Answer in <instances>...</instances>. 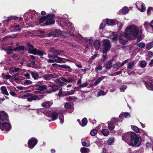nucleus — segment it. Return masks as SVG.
Here are the masks:
<instances>
[{
  "instance_id": "obj_51",
  "label": "nucleus",
  "mask_w": 153,
  "mask_h": 153,
  "mask_svg": "<svg viewBox=\"0 0 153 153\" xmlns=\"http://www.w3.org/2000/svg\"><path fill=\"white\" fill-rule=\"evenodd\" d=\"M134 63L133 62H129L128 64V68L129 69H131L134 66Z\"/></svg>"
},
{
  "instance_id": "obj_4",
  "label": "nucleus",
  "mask_w": 153,
  "mask_h": 153,
  "mask_svg": "<svg viewBox=\"0 0 153 153\" xmlns=\"http://www.w3.org/2000/svg\"><path fill=\"white\" fill-rule=\"evenodd\" d=\"M141 142V138L134 133L130 139V142H128V144L132 147H138L140 145Z\"/></svg>"
},
{
  "instance_id": "obj_63",
  "label": "nucleus",
  "mask_w": 153,
  "mask_h": 153,
  "mask_svg": "<svg viewBox=\"0 0 153 153\" xmlns=\"http://www.w3.org/2000/svg\"><path fill=\"white\" fill-rule=\"evenodd\" d=\"M152 7H149L148 9L147 13L148 15H150L151 14V11L152 10Z\"/></svg>"
},
{
  "instance_id": "obj_8",
  "label": "nucleus",
  "mask_w": 153,
  "mask_h": 153,
  "mask_svg": "<svg viewBox=\"0 0 153 153\" xmlns=\"http://www.w3.org/2000/svg\"><path fill=\"white\" fill-rule=\"evenodd\" d=\"M145 85L147 89L153 91V81L152 79L149 77H146L143 79Z\"/></svg>"
},
{
  "instance_id": "obj_26",
  "label": "nucleus",
  "mask_w": 153,
  "mask_h": 153,
  "mask_svg": "<svg viewBox=\"0 0 153 153\" xmlns=\"http://www.w3.org/2000/svg\"><path fill=\"white\" fill-rule=\"evenodd\" d=\"M94 47L96 50H98L100 46V41L99 40H96L94 42Z\"/></svg>"
},
{
  "instance_id": "obj_57",
  "label": "nucleus",
  "mask_w": 153,
  "mask_h": 153,
  "mask_svg": "<svg viewBox=\"0 0 153 153\" xmlns=\"http://www.w3.org/2000/svg\"><path fill=\"white\" fill-rule=\"evenodd\" d=\"M124 115L123 114V113H121L120 115L119 116V117L120 119H119V120H120V122H122V121L123 120L124 118Z\"/></svg>"
},
{
  "instance_id": "obj_32",
  "label": "nucleus",
  "mask_w": 153,
  "mask_h": 153,
  "mask_svg": "<svg viewBox=\"0 0 153 153\" xmlns=\"http://www.w3.org/2000/svg\"><path fill=\"white\" fill-rule=\"evenodd\" d=\"M112 34V36H113V37L112 38V41L114 42H116L117 41V33H113Z\"/></svg>"
},
{
  "instance_id": "obj_33",
  "label": "nucleus",
  "mask_w": 153,
  "mask_h": 153,
  "mask_svg": "<svg viewBox=\"0 0 153 153\" xmlns=\"http://www.w3.org/2000/svg\"><path fill=\"white\" fill-rule=\"evenodd\" d=\"M89 150L88 148L83 147L81 148L80 152L81 153H87L88 152Z\"/></svg>"
},
{
  "instance_id": "obj_50",
  "label": "nucleus",
  "mask_w": 153,
  "mask_h": 153,
  "mask_svg": "<svg viewBox=\"0 0 153 153\" xmlns=\"http://www.w3.org/2000/svg\"><path fill=\"white\" fill-rule=\"evenodd\" d=\"M140 66L143 68L145 67L146 65V62L145 61H142L140 62Z\"/></svg>"
},
{
  "instance_id": "obj_25",
  "label": "nucleus",
  "mask_w": 153,
  "mask_h": 153,
  "mask_svg": "<svg viewBox=\"0 0 153 153\" xmlns=\"http://www.w3.org/2000/svg\"><path fill=\"white\" fill-rule=\"evenodd\" d=\"M36 88L39 90H44L47 88V86L46 85H37Z\"/></svg>"
},
{
  "instance_id": "obj_14",
  "label": "nucleus",
  "mask_w": 153,
  "mask_h": 153,
  "mask_svg": "<svg viewBox=\"0 0 153 153\" xmlns=\"http://www.w3.org/2000/svg\"><path fill=\"white\" fill-rule=\"evenodd\" d=\"M27 98V101L31 102L33 100H35L37 99V97L36 95H30L29 94H27L23 95L21 97L22 99H25Z\"/></svg>"
},
{
  "instance_id": "obj_62",
  "label": "nucleus",
  "mask_w": 153,
  "mask_h": 153,
  "mask_svg": "<svg viewBox=\"0 0 153 153\" xmlns=\"http://www.w3.org/2000/svg\"><path fill=\"white\" fill-rule=\"evenodd\" d=\"M152 145L151 143L147 142L146 144V148H149L151 147Z\"/></svg>"
},
{
  "instance_id": "obj_6",
  "label": "nucleus",
  "mask_w": 153,
  "mask_h": 153,
  "mask_svg": "<svg viewBox=\"0 0 153 153\" xmlns=\"http://www.w3.org/2000/svg\"><path fill=\"white\" fill-rule=\"evenodd\" d=\"M58 22L61 26L64 25L65 28L66 29L70 30H73L74 27L73 26L72 23L69 22L67 19H64L60 17H58Z\"/></svg>"
},
{
  "instance_id": "obj_12",
  "label": "nucleus",
  "mask_w": 153,
  "mask_h": 153,
  "mask_svg": "<svg viewBox=\"0 0 153 153\" xmlns=\"http://www.w3.org/2000/svg\"><path fill=\"white\" fill-rule=\"evenodd\" d=\"M73 80L71 78L66 79V78L63 77H61L60 78L57 79L56 80V82L60 85H62L64 83V82H72Z\"/></svg>"
},
{
  "instance_id": "obj_37",
  "label": "nucleus",
  "mask_w": 153,
  "mask_h": 153,
  "mask_svg": "<svg viewBox=\"0 0 153 153\" xmlns=\"http://www.w3.org/2000/svg\"><path fill=\"white\" fill-rule=\"evenodd\" d=\"M153 47V42H151L147 44L146 48L148 50H150Z\"/></svg>"
},
{
  "instance_id": "obj_39",
  "label": "nucleus",
  "mask_w": 153,
  "mask_h": 153,
  "mask_svg": "<svg viewBox=\"0 0 153 153\" xmlns=\"http://www.w3.org/2000/svg\"><path fill=\"white\" fill-rule=\"evenodd\" d=\"M129 11V10L128 8L126 7H124L123 9V14H126Z\"/></svg>"
},
{
  "instance_id": "obj_54",
  "label": "nucleus",
  "mask_w": 153,
  "mask_h": 153,
  "mask_svg": "<svg viewBox=\"0 0 153 153\" xmlns=\"http://www.w3.org/2000/svg\"><path fill=\"white\" fill-rule=\"evenodd\" d=\"M104 93V91L103 90H100L99 91L97 94L98 96L99 97L101 96L104 95H105Z\"/></svg>"
},
{
  "instance_id": "obj_53",
  "label": "nucleus",
  "mask_w": 153,
  "mask_h": 153,
  "mask_svg": "<svg viewBox=\"0 0 153 153\" xmlns=\"http://www.w3.org/2000/svg\"><path fill=\"white\" fill-rule=\"evenodd\" d=\"M149 25H150L148 22L146 21L144 22V26L146 30L148 29Z\"/></svg>"
},
{
  "instance_id": "obj_11",
  "label": "nucleus",
  "mask_w": 153,
  "mask_h": 153,
  "mask_svg": "<svg viewBox=\"0 0 153 153\" xmlns=\"http://www.w3.org/2000/svg\"><path fill=\"white\" fill-rule=\"evenodd\" d=\"M134 133V132H128L124 134L122 137L123 140L128 144V142H130V139L132 138V136Z\"/></svg>"
},
{
  "instance_id": "obj_16",
  "label": "nucleus",
  "mask_w": 153,
  "mask_h": 153,
  "mask_svg": "<svg viewBox=\"0 0 153 153\" xmlns=\"http://www.w3.org/2000/svg\"><path fill=\"white\" fill-rule=\"evenodd\" d=\"M103 44L104 46L103 50L108 51L111 47L110 41L108 39H104L103 42Z\"/></svg>"
},
{
  "instance_id": "obj_24",
  "label": "nucleus",
  "mask_w": 153,
  "mask_h": 153,
  "mask_svg": "<svg viewBox=\"0 0 153 153\" xmlns=\"http://www.w3.org/2000/svg\"><path fill=\"white\" fill-rule=\"evenodd\" d=\"M123 36L122 35L120 34L119 36V39L120 40V42L123 45H126L127 43L128 42L126 40H124L123 39Z\"/></svg>"
},
{
  "instance_id": "obj_40",
  "label": "nucleus",
  "mask_w": 153,
  "mask_h": 153,
  "mask_svg": "<svg viewBox=\"0 0 153 153\" xmlns=\"http://www.w3.org/2000/svg\"><path fill=\"white\" fill-rule=\"evenodd\" d=\"M131 129L136 133H138L139 132V128L135 126H132L131 127Z\"/></svg>"
},
{
  "instance_id": "obj_42",
  "label": "nucleus",
  "mask_w": 153,
  "mask_h": 153,
  "mask_svg": "<svg viewBox=\"0 0 153 153\" xmlns=\"http://www.w3.org/2000/svg\"><path fill=\"white\" fill-rule=\"evenodd\" d=\"M114 142V139L113 137L110 138L108 141V145L112 144Z\"/></svg>"
},
{
  "instance_id": "obj_30",
  "label": "nucleus",
  "mask_w": 153,
  "mask_h": 153,
  "mask_svg": "<svg viewBox=\"0 0 153 153\" xmlns=\"http://www.w3.org/2000/svg\"><path fill=\"white\" fill-rule=\"evenodd\" d=\"M27 46L29 48L28 51V52L30 53H32L33 54V51L34 50V48H33V47L32 45H30V44H27Z\"/></svg>"
},
{
  "instance_id": "obj_2",
  "label": "nucleus",
  "mask_w": 153,
  "mask_h": 153,
  "mask_svg": "<svg viewBox=\"0 0 153 153\" xmlns=\"http://www.w3.org/2000/svg\"><path fill=\"white\" fill-rule=\"evenodd\" d=\"M139 31L138 27L134 25H131L126 28L124 36L126 38L132 39L137 37Z\"/></svg>"
},
{
  "instance_id": "obj_1",
  "label": "nucleus",
  "mask_w": 153,
  "mask_h": 153,
  "mask_svg": "<svg viewBox=\"0 0 153 153\" xmlns=\"http://www.w3.org/2000/svg\"><path fill=\"white\" fill-rule=\"evenodd\" d=\"M8 116L5 112L0 111V128L2 131H9L11 128L10 124L8 121Z\"/></svg>"
},
{
  "instance_id": "obj_64",
  "label": "nucleus",
  "mask_w": 153,
  "mask_h": 153,
  "mask_svg": "<svg viewBox=\"0 0 153 153\" xmlns=\"http://www.w3.org/2000/svg\"><path fill=\"white\" fill-rule=\"evenodd\" d=\"M88 85V83L87 82H85L82 84L80 86V87L83 88L86 87Z\"/></svg>"
},
{
  "instance_id": "obj_34",
  "label": "nucleus",
  "mask_w": 153,
  "mask_h": 153,
  "mask_svg": "<svg viewBox=\"0 0 153 153\" xmlns=\"http://www.w3.org/2000/svg\"><path fill=\"white\" fill-rule=\"evenodd\" d=\"M104 78L103 76H102L98 78L96 81L94 82V85H97Z\"/></svg>"
},
{
  "instance_id": "obj_17",
  "label": "nucleus",
  "mask_w": 153,
  "mask_h": 153,
  "mask_svg": "<svg viewBox=\"0 0 153 153\" xmlns=\"http://www.w3.org/2000/svg\"><path fill=\"white\" fill-rule=\"evenodd\" d=\"M105 21L107 24L110 25H114L118 22L117 20L111 19H107L106 20H105Z\"/></svg>"
},
{
  "instance_id": "obj_13",
  "label": "nucleus",
  "mask_w": 153,
  "mask_h": 153,
  "mask_svg": "<svg viewBox=\"0 0 153 153\" xmlns=\"http://www.w3.org/2000/svg\"><path fill=\"white\" fill-rule=\"evenodd\" d=\"M37 140L35 138L32 137L30 138L28 142L29 148L30 149H32L37 144Z\"/></svg>"
},
{
  "instance_id": "obj_15",
  "label": "nucleus",
  "mask_w": 153,
  "mask_h": 153,
  "mask_svg": "<svg viewBox=\"0 0 153 153\" xmlns=\"http://www.w3.org/2000/svg\"><path fill=\"white\" fill-rule=\"evenodd\" d=\"M136 6L138 10L142 12L146 10V7L144 4H142L141 2L138 1L136 3Z\"/></svg>"
},
{
  "instance_id": "obj_49",
  "label": "nucleus",
  "mask_w": 153,
  "mask_h": 153,
  "mask_svg": "<svg viewBox=\"0 0 153 153\" xmlns=\"http://www.w3.org/2000/svg\"><path fill=\"white\" fill-rule=\"evenodd\" d=\"M32 82L30 80H26L24 82V84L25 85H28L32 83Z\"/></svg>"
},
{
  "instance_id": "obj_28",
  "label": "nucleus",
  "mask_w": 153,
  "mask_h": 153,
  "mask_svg": "<svg viewBox=\"0 0 153 153\" xmlns=\"http://www.w3.org/2000/svg\"><path fill=\"white\" fill-rule=\"evenodd\" d=\"M87 122V119L86 118H84L82 119L81 122L79 123V124L82 126L84 127L86 125Z\"/></svg>"
},
{
  "instance_id": "obj_45",
  "label": "nucleus",
  "mask_w": 153,
  "mask_h": 153,
  "mask_svg": "<svg viewBox=\"0 0 153 153\" xmlns=\"http://www.w3.org/2000/svg\"><path fill=\"white\" fill-rule=\"evenodd\" d=\"M19 27L20 26L19 25H18L15 26H12V27L14 28V31H17L21 30V29L19 28Z\"/></svg>"
},
{
  "instance_id": "obj_46",
  "label": "nucleus",
  "mask_w": 153,
  "mask_h": 153,
  "mask_svg": "<svg viewBox=\"0 0 153 153\" xmlns=\"http://www.w3.org/2000/svg\"><path fill=\"white\" fill-rule=\"evenodd\" d=\"M127 87L126 85H123L121 86L120 88V91L123 92L125 91V90L126 89Z\"/></svg>"
},
{
  "instance_id": "obj_5",
  "label": "nucleus",
  "mask_w": 153,
  "mask_h": 153,
  "mask_svg": "<svg viewBox=\"0 0 153 153\" xmlns=\"http://www.w3.org/2000/svg\"><path fill=\"white\" fill-rule=\"evenodd\" d=\"M17 73L14 74L13 76H12L8 74L5 75L4 74H2V77L4 79H10V81L14 84V81L17 83H19L22 79L20 76H17Z\"/></svg>"
},
{
  "instance_id": "obj_35",
  "label": "nucleus",
  "mask_w": 153,
  "mask_h": 153,
  "mask_svg": "<svg viewBox=\"0 0 153 153\" xmlns=\"http://www.w3.org/2000/svg\"><path fill=\"white\" fill-rule=\"evenodd\" d=\"M53 31L54 34H56V36H54L55 37L57 36L59 34H61V30L58 29H56L54 31Z\"/></svg>"
},
{
  "instance_id": "obj_10",
  "label": "nucleus",
  "mask_w": 153,
  "mask_h": 153,
  "mask_svg": "<svg viewBox=\"0 0 153 153\" xmlns=\"http://www.w3.org/2000/svg\"><path fill=\"white\" fill-rule=\"evenodd\" d=\"M24 48L22 46H19L17 44H16V45H12L9 47L7 49V52L8 53H10V51H18L20 50H23Z\"/></svg>"
},
{
  "instance_id": "obj_44",
  "label": "nucleus",
  "mask_w": 153,
  "mask_h": 153,
  "mask_svg": "<svg viewBox=\"0 0 153 153\" xmlns=\"http://www.w3.org/2000/svg\"><path fill=\"white\" fill-rule=\"evenodd\" d=\"M76 97L74 96H70L69 97L66 98V100L67 101L69 100H76Z\"/></svg>"
},
{
  "instance_id": "obj_41",
  "label": "nucleus",
  "mask_w": 153,
  "mask_h": 153,
  "mask_svg": "<svg viewBox=\"0 0 153 153\" xmlns=\"http://www.w3.org/2000/svg\"><path fill=\"white\" fill-rule=\"evenodd\" d=\"M112 65V62H111V61H110L106 64V68L107 69H110Z\"/></svg>"
},
{
  "instance_id": "obj_47",
  "label": "nucleus",
  "mask_w": 153,
  "mask_h": 153,
  "mask_svg": "<svg viewBox=\"0 0 153 153\" xmlns=\"http://www.w3.org/2000/svg\"><path fill=\"white\" fill-rule=\"evenodd\" d=\"M83 39H84L85 42H87L90 44H91L93 42L92 40L91 39H88L87 38H83Z\"/></svg>"
},
{
  "instance_id": "obj_23",
  "label": "nucleus",
  "mask_w": 153,
  "mask_h": 153,
  "mask_svg": "<svg viewBox=\"0 0 153 153\" xmlns=\"http://www.w3.org/2000/svg\"><path fill=\"white\" fill-rule=\"evenodd\" d=\"M51 51L52 52H54L55 54H56L57 55H62V53H63L62 51H60V50H55L53 48H51L50 49Z\"/></svg>"
},
{
  "instance_id": "obj_61",
  "label": "nucleus",
  "mask_w": 153,
  "mask_h": 153,
  "mask_svg": "<svg viewBox=\"0 0 153 153\" xmlns=\"http://www.w3.org/2000/svg\"><path fill=\"white\" fill-rule=\"evenodd\" d=\"M70 105L68 103H66L65 105V107L66 109H69L71 108Z\"/></svg>"
},
{
  "instance_id": "obj_19",
  "label": "nucleus",
  "mask_w": 153,
  "mask_h": 153,
  "mask_svg": "<svg viewBox=\"0 0 153 153\" xmlns=\"http://www.w3.org/2000/svg\"><path fill=\"white\" fill-rule=\"evenodd\" d=\"M33 52V54L38 55L40 56L42 58H43V57H42V56H43L45 54L44 52L42 51H38L36 48H34Z\"/></svg>"
},
{
  "instance_id": "obj_59",
  "label": "nucleus",
  "mask_w": 153,
  "mask_h": 153,
  "mask_svg": "<svg viewBox=\"0 0 153 153\" xmlns=\"http://www.w3.org/2000/svg\"><path fill=\"white\" fill-rule=\"evenodd\" d=\"M119 121H120V120L118 118H114L112 119V122L113 123L116 122H118Z\"/></svg>"
},
{
  "instance_id": "obj_43",
  "label": "nucleus",
  "mask_w": 153,
  "mask_h": 153,
  "mask_svg": "<svg viewBox=\"0 0 153 153\" xmlns=\"http://www.w3.org/2000/svg\"><path fill=\"white\" fill-rule=\"evenodd\" d=\"M75 91L74 90H71L70 91H67L65 95V96H66L67 95H71L73 94H74L75 92Z\"/></svg>"
},
{
  "instance_id": "obj_20",
  "label": "nucleus",
  "mask_w": 153,
  "mask_h": 153,
  "mask_svg": "<svg viewBox=\"0 0 153 153\" xmlns=\"http://www.w3.org/2000/svg\"><path fill=\"white\" fill-rule=\"evenodd\" d=\"M30 73L32 77L35 80L37 79L39 77V75L38 73L36 71H31Z\"/></svg>"
},
{
  "instance_id": "obj_9",
  "label": "nucleus",
  "mask_w": 153,
  "mask_h": 153,
  "mask_svg": "<svg viewBox=\"0 0 153 153\" xmlns=\"http://www.w3.org/2000/svg\"><path fill=\"white\" fill-rule=\"evenodd\" d=\"M54 15L53 14L48 15L46 16L45 24L46 25L53 24L55 23Z\"/></svg>"
},
{
  "instance_id": "obj_7",
  "label": "nucleus",
  "mask_w": 153,
  "mask_h": 153,
  "mask_svg": "<svg viewBox=\"0 0 153 153\" xmlns=\"http://www.w3.org/2000/svg\"><path fill=\"white\" fill-rule=\"evenodd\" d=\"M48 58L50 59H48L47 61L48 63H53V62H58V63H62L63 62V59H64L63 58H61L58 57L57 55H53L49 54L48 56Z\"/></svg>"
},
{
  "instance_id": "obj_22",
  "label": "nucleus",
  "mask_w": 153,
  "mask_h": 153,
  "mask_svg": "<svg viewBox=\"0 0 153 153\" xmlns=\"http://www.w3.org/2000/svg\"><path fill=\"white\" fill-rule=\"evenodd\" d=\"M0 89L3 94L7 96L9 95L6 87L4 86H2L1 87Z\"/></svg>"
},
{
  "instance_id": "obj_58",
  "label": "nucleus",
  "mask_w": 153,
  "mask_h": 153,
  "mask_svg": "<svg viewBox=\"0 0 153 153\" xmlns=\"http://www.w3.org/2000/svg\"><path fill=\"white\" fill-rule=\"evenodd\" d=\"M124 117L126 118H128L130 117V114L128 112H126L124 114H123Z\"/></svg>"
},
{
  "instance_id": "obj_29",
  "label": "nucleus",
  "mask_w": 153,
  "mask_h": 153,
  "mask_svg": "<svg viewBox=\"0 0 153 153\" xmlns=\"http://www.w3.org/2000/svg\"><path fill=\"white\" fill-rule=\"evenodd\" d=\"M108 128L110 130H112L114 129L115 127V126L114 125L113 123L111 122V121H108Z\"/></svg>"
},
{
  "instance_id": "obj_36",
  "label": "nucleus",
  "mask_w": 153,
  "mask_h": 153,
  "mask_svg": "<svg viewBox=\"0 0 153 153\" xmlns=\"http://www.w3.org/2000/svg\"><path fill=\"white\" fill-rule=\"evenodd\" d=\"M46 21V16L45 17H42L39 20V23H37L36 24V25H38L39 24H41L43 22H44Z\"/></svg>"
},
{
  "instance_id": "obj_31",
  "label": "nucleus",
  "mask_w": 153,
  "mask_h": 153,
  "mask_svg": "<svg viewBox=\"0 0 153 153\" xmlns=\"http://www.w3.org/2000/svg\"><path fill=\"white\" fill-rule=\"evenodd\" d=\"M102 134L105 136H107L109 134V131L107 129H104L102 130Z\"/></svg>"
},
{
  "instance_id": "obj_48",
  "label": "nucleus",
  "mask_w": 153,
  "mask_h": 153,
  "mask_svg": "<svg viewBox=\"0 0 153 153\" xmlns=\"http://www.w3.org/2000/svg\"><path fill=\"white\" fill-rule=\"evenodd\" d=\"M105 21L103 20L102 22L101 23L100 28V29H102L105 27Z\"/></svg>"
},
{
  "instance_id": "obj_38",
  "label": "nucleus",
  "mask_w": 153,
  "mask_h": 153,
  "mask_svg": "<svg viewBox=\"0 0 153 153\" xmlns=\"http://www.w3.org/2000/svg\"><path fill=\"white\" fill-rule=\"evenodd\" d=\"M97 133V131L96 129H92L90 132V134L92 136H95Z\"/></svg>"
},
{
  "instance_id": "obj_60",
  "label": "nucleus",
  "mask_w": 153,
  "mask_h": 153,
  "mask_svg": "<svg viewBox=\"0 0 153 153\" xmlns=\"http://www.w3.org/2000/svg\"><path fill=\"white\" fill-rule=\"evenodd\" d=\"M119 64L118 63L114 64L113 65V68H116V70H117L119 68Z\"/></svg>"
},
{
  "instance_id": "obj_18",
  "label": "nucleus",
  "mask_w": 153,
  "mask_h": 153,
  "mask_svg": "<svg viewBox=\"0 0 153 153\" xmlns=\"http://www.w3.org/2000/svg\"><path fill=\"white\" fill-rule=\"evenodd\" d=\"M53 102L51 101H47L41 104V105L44 107L48 108L50 107L52 104Z\"/></svg>"
},
{
  "instance_id": "obj_27",
  "label": "nucleus",
  "mask_w": 153,
  "mask_h": 153,
  "mask_svg": "<svg viewBox=\"0 0 153 153\" xmlns=\"http://www.w3.org/2000/svg\"><path fill=\"white\" fill-rule=\"evenodd\" d=\"M19 68H11L10 69V72L11 74L13 75V74L19 71L20 70Z\"/></svg>"
},
{
  "instance_id": "obj_3",
  "label": "nucleus",
  "mask_w": 153,
  "mask_h": 153,
  "mask_svg": "<svg viewBox=\"0 0 153 153\" xmlns=\"http://www.w3.org/2000/svg\"><path fill=\"white\" fill-rule=\"evenodd\" d=\"M64 110L63 109H61L58 112L55 111L53 112L49 111L47 112L46 116L48 117L51 118L52 121L57 119L58 118V116H59V118L60 120V122L61 123H63L64 122V120L63 114L64 113Z\"/></svg>"
},
{
  "instance_id": "obj_55",
  "label": "nucleus",
  "mask_w": 153,
  "mask_h": 153,
  "mask_svg": "<svg viewBox=\"0 0 153 153\" xmlns=\"http://www.w3.org/2000/svg\"><path fill=\"white\" fill-rule=\"evenodd\" d=\"M56 75L55 74H48L47 75V76L48 78H55L56 76Z\"/></svg>"
},
{
  "instance_id": "obj_56",
  "label": "nucleus",
  "mask_w": 153,
  "mask_h": 153,
  "mask_svg": "<svg viewBox=\"0 0 153 153\" xmlns=\"http://www.w3.org/2000/svg\"><path fill=\"white\" fill-rule=\"evenodd\" d=\"M107 51H108L107 50H103V57L104 59V61L106 60L105 58H106V55L107 52Z\"/></svg>"
},
{
  "instance_id": "obj_21",
  "label": "nucleus",
  "mask_w": 153,
  "mask_h": 153,
  "mask_svg": "<svg viewBox=\"0 0 153 153\" xmlns=\"http://www.w3.org/2000/svg\"><path fill=\"white\" fill-rule=\"evenodd\" d=\"M19 21H20L22 19V18H19L18 17H16L15 16H11L8 17L7 19L6 20L4 21V22H9V21L11 20L12 19H14V20H19Z\"/></svg>"
},
{
  "instance_id": "obj_52",
  "label": "nucleus",
  "mask_w": 153,
  "mask_h": 153,
  "mask_svg": "<svg viewBox=\"0 0 153 153\" xmlns=\"http://www.w3.org/2000/svg\"><path fill=\"white\" fill-rule=\"evenodd\" d=\"M138 46L140 48H143L145 47V44L143 42H141L138 44Z\"/></svg>"
}]
</instances>
